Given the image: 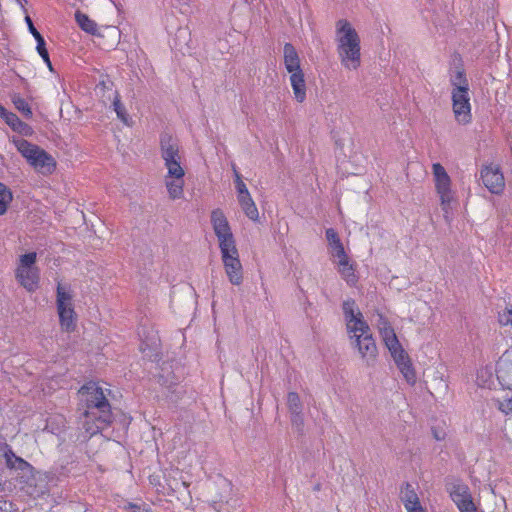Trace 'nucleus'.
Segmentation results:
<instances>
[{
	"instance_id": "nucleus-1",
	"label": "nucleus",
	"mask_w": 512,
	"mask_h": 512,
	"mask_svg": "<svg viewBox=\"0 0 512 512\" xmlns=\"http://www.w3.org/2000/svg\"><path fill=\"white\" fill-rule=\"evenodd\" d=\"M349 341L368 366L375 363L378 356L376 341L371 328L358 308L355 300L347 299L342 305Z\"/></svg>"
},
{
	"instance_id": "nucleus-2",
	"label": "nucleus",
	"mask_w": 512,
	"mask_h": 512,
	"mask_svg": "<svg viewBox=\"0 0 512 512\" xmlns=\"http://www.w3.org/2000/svg\"><path fill=\"white\" fill-rule=\"evenodd\" d=\"M211 224L218 240L225 274L232 285L240 286L244 280L243 266L230 224L221 209L211 212Z\"/></svg>"
},
{
	"instance_id": "nucleus-3",
	"label": "nucleus",
	"mask_w": 512,
	"mask_h": 512,
	"mask_svg": "<svg viewBox=\"0 0 512 512\" xmlns=\"http://www.w3.org/2000/svg\"><path fill=\"white\" fill-rule=\"evenodd\" d=\"M78 393L87 408L83 414V428L90 436L95 435L112 422L111 405L107 399L110 390L103 389L98 382L90 381Z\"/></svg>"
},
{
	"instance_id": "nucleus-4",
	"label": "nucleus",
	"mask_w": 512,
	"mask_h": 512,
	"mask_svg": "<svg viewBox=\"0 0 512 512\" xmlns=\"http://www.w3.org/2000/svg\"><path fill=\"white\" fill-rule=\"evenodd\" d=\"M161 157L167 169L164 182L172 200L180 199L184 195L185 170L181 165V156L178 144L171 136L161 138Z\"/></svg>"
},
{
	"instance_id": "nucleus-5",
	"label": "nucleus",
	"mask_w": 512,
	"mask_h": 512,
	"mask_svg": "<svg viewBox=\"0 0 512 512\" xmlns=\"http://www.w3.org/2000/svg\"><path fill=\"white\" fill-rule=\"evenodd\" d=\"M335 42L341 65L349 71L357 70L361 66V39L348 20L336 22Z\"/></svg>"
},
{
	"instance_id": "nucleus-6",
	"label": "nucleus",
	"mask_w": 512,
	"mask_h": 512,
	"mask_svg": "<svg viewBox=\"0 0 512 512\" xmlns=\"http://www.w3.org/2000/svg\"><path fill=\"white\" fill-rule=\"evenodd\" d=\"M380 337L406 382L413 386L417 376L408 353L403 349L393 327L379 330Z\"/></svg>"
},
{
	"instance_id": "nucleus-7",
	"label": "nucleus",
	"mask_w": 512,
	"mask_h": 512,
	"mask_svg": "<svg viewBox=\"0 0 512 512\" xmlns=\"http://www.w3.org/2000/svg\"><path fill=\"white\" fill-rule=\"evenodd\" d=\"M283 63L289 74V82L293 90L294 98L298 103H303L306 100L307 94L305 74L301 67L298 52L291 43L284 44Z\"/></svg>"
},
{
	"instance_id": "nucleus-8",
	"label": "nucleus",
	"mask_w": 512,
	"mask_h": 512,
	"mask_svg": "<svg viewBox=\"0 0 512 512\" xmlns=\"http://www.w3.org/2000/svg\"><path fill=\"white\" fill-rule=\"evenodd\" d=\"M11 141L35 171L43 175H50L55 171L56 161L44 149L22 138L13 137Z\"/></svg>"
},
{
	"instance_id": "nucleus-9",
	"label": "nucleus",
	"mask_w": 512,
	"mask_h": 512,
	"mask_svg": "<svg viewBox=\"0 0 512 512\" xmlns=\"http://www.w3.org/2000/svg\"><path fill=\"white\" fill-rule=\"evenodd\" d=\"M37 253L29 252L19 257L15 278L28 292H35L40 284V271L36 266Z\"/></svg>"
},
{
	"instance_id": "nucleus-10",
	"label": "nucleus",
	"mask_w": 512,
	"mask_h": 512,
	"mask_svg": "<svg viewBox=\"0 0 512 512\" xmlns=\"http://www.w3.org/2000/svg\"><path fill=\"white\" fill-rule=\"evenodd\" d=\"M56 306L61 329L66 332H73L76 329L77 321L73 296L69 287L61 282L57 284Z\"/></svg>"
},
{
	"instance_id": "nucleus-11",
	"label": "nucleus",
	"mask_w": 512,
	"mask_h": 512,
	"mask_svg": "<svg viewBox=\"0 0 512 512\" xmlns=\"http://www.w3.org/2000/svg\"><path fill=\"white\" fill-rule=\"evenodd\" d=\"M432 175L435 191L439 197L441 208L444 212L445 218H448L451 204L455 201V191L452 187V179L444 166L440 163L432 164Z\"/></svg>"
},
{
	"instance_id": "nucleus-12",
	"label": "nucleus",
	"mask_w": 512,
	"mask_h": 512,
	"mask_svg": "<svg viewBox=\"0 0 512 512\" xmlns=\"http://www.w3.org/2000/svg\"><path fill=\"white\" fill-rule=\"evenodd\" d=\"M451 98L455 120L462 125L470 123L472 115L469 89L462 90L460 87L453 88L451 91Z\"/></svg>"
},
{
	"instance_id": "nucleus-13",
	"label": "nucleus",
	"mask_w": 512,
	"mask_h": 512,
	"mask_svg": "<svg viewBox=\"0 0 512 512\" xmlns=\"http://www.w3.org/2000/svg\"><path fill=\"white\" fill-rule=\"evenodd\" d=\"M482 184L492 195L504 194L506 182L499 164L490 163L482 168Z\"/></svg>"
},
{
	"instance_id": "nucleus-14",
	"label": "nucleus",
	"mask_w": 512,
	"mask_h": 512,
	"mask_svg": "<svg viewBox=\"0 0 512 512\" xmlns=\"http://www.w3.org/2000/svg\"><path fill=\"white\" fill-rule=\"evenodd\" d=\"M449 492L451 499L457 505L460 512H477V508L466 485L454 484Z\"/></svg>"
},
{
	"instance_id": "nucleus-15",
	"label": "nucleus",
	"mask_w": 512,
	"mask_h": 512,
	"mask_svg": "<svg viewBox=\"0 0 512 512\" xmlns=\"http://www.w3.org/2000/svg\"><path fill=\"white\" fill-rule=\"evenodd\" d=\"M337 266L338 272L341 277L346 281V283L350 286H355L358 282V277L356 275L355 264L352 263L346 254L343 258H337Z\"/></svg>"
},
{
	"instance_id": "nucleus-16",
	"label": "nucleus",
	"mask_w": 512,
	"mask_h": 512,
	"mask_svg": "<svg viewBox=\"0 0 512 512\" xmlns=\"http://www.w3.org/2000/svg\"><path fill=\"white\" fill-rule=\"evenodd\" d=\"M497 379L505 389H512V361L501 359L496 369Z\"/></svg>"
},
{
	"instance_id": "nucleus-17",
	"label": "nucleus",
	"mask_w": 512,
	"mask_h": 512,
	"mask_svg": "<svg viewBox=\"0 0 512 512\" xmlns=\"http://www.w3.org/2000/svg\"><path fill=\"white\" fill-rule=\"evenodd\" d=\"M4 457L6 460V466L9 469H15L30 474L33 473L34 467L23 458L15 455V453L11 449L5 451Z\"/></svg>"
},
{
	"instance_id": "nucleus-18",
	"label": "nucleus",
	"mask_w": 512,
	"mask_h": 512,
	"mask_svg": "<svg viewBox=\"0 0 512 512\" xmlns=\"http://www.w3.org/2000/svg\"><path fill=\"white\" fill-rule=\"evenodd\" d=\"M5 123L15 132L20 135L30 137L33 135V128L27 123L23 122L15 113L11 112L6 117Z\"/></svg>"
},
{
	"instance_id": "nucleus-19",
	"label": "nucleus",
	"mask_w": 512,
	"mask_h": 512,
	"mask_svg": "<svg viewBox=\"0 0 512 512\" xmlns=\"http://www.w3.org/2000/svg\"><path fill=\"white\" fill-rule=\"evenodd\" d=\"M400 499L406 510L421 504L415 489L410 483H405L402 486L400 491Z\"/></svg>"
},
{
	"instance_id": "nucleus-20",
	"label": "nucleus",
	"mask_w": 512,
	"mask_h": 512,
	"mask_svg": "<svg viewBox=\"0 0 512 512\" xmlns=\"http://www.w3.org/2000/svg\"><path fill=\"white\" fill-rule=\"evenodd\" d=\"M238 201L245 215L249 219L257 221L259 218V212L251 195L245 197H238Z\"/></svg>"
},
{
	"instance_id": "nucleus-21",
	"label": "nucleus",
	"mask_w": 512,
	"mask_h": 512,
	"mask_svg": "<svg viewBox=\"0 0 512 512\" xmlns=\"http://www.w3.org/2000/svg\"><path fill=\"white\" fill-rule=\"evenodd\" d=\"M450 83L453 86V88L460 87L462 90L469 89L468 80L462 67L458 66L454 70H451Z\"/></svg>"
},
{
	"instance_id": "nucleus-22",
	"label": "nucleus",
	"mask_w": 512,
	"mask_h": 512,
	"mask_svg": "<svg viewBox=\"0 0 512 512\" xmlns=\"http://www.w3.org/2000/svg\"><path fill=\"white\" fill-rule=\"evenodd\" d=\"M75 19L80 28L85 32L90 33L92 35H94L97 32V24L95 23V21L90 19L88 15L81 12H76Z\"/></svg>"
},
{
	"instance_id": "nucleus-23",
	"label": "nucleus",
	"mask_w": 512,
	"mask_h": 512,
	"mask_svg": "<svg viewBox=\"0 0 512 512\" xmlns=\"http://www.w3.org/2000/svg\"><path fill=\"white\" fill-rule=\"evenodd\" d=\"M12 200L13 195L11 190L5 184L0 182V216L6 213Z\"/></svg>"
},
{
	"instance_id": "nucleus-24",
	"label": "nucleus",
	"mask_w": 512,
	"mask_h": 512,
	"mask_svg": "<svg viewBox=\"0 0 512 512\" xmlns=\"http://www.w3.org/2000/svg\"><path fill=\"white\" fill-rule=\"evenodd\" d=\"M11 101L15 108L20 111L25 117L31 118L33 113L28 102L22 98L19 94H13L11 96Z\"/></svg>"
},
{
	"instance_id": "nucleus-25",
	"label": "nucleus",
	"mask_w": 512,
	"mask_h": 512,
	"mask_svg": "<svg viewBox=\"0 0 512 512\" xmlns=\"http://www.w3.org/2000/svg\"><path fill=\"white\" fill-rule=\"evenodd\" d=\"M288 409L295 417H299L302 410V404L299 395L296 392H289L287 395Z\"/></svg>"
},
{
	"instance_id": "nucleus-26",
	"label": "nucleus",
	"mask_w": 512,
	"mask_h": 512,
	"mask_svg": "<svg viewBox=\"0 0 512 512\" xmlns=\"http://www.w3.org/2000/svg\"><path fill=\"white\" fill-rule=\"evenodd\" d=\"M114 111L117 117L125 124L129 125V115L126 112L124 105L121 103L119 95L117 94L113 100Z\"/></svg>"
},
{
	"instance_id": "nucleus-27",
	"label": "nucleus",
	"mask_w": 512,
	"mask_h": 512,
	"mask_svg": "<svg viewBox=\"0 0 512 512\" xmlns=\"http://www.w3.org/2000/svg\"><path fill=\"white\" fill-rule=\"evenodd\" d=\"M234 175H235V183H236V189L238 192V197H245L250 195L246 184L243 182L241 175L236 170L235 166L233 167Z\"/></svg>"
},
{
	"instance_id": "nucleus-28",
	"label": "nucleus",
	"mask_w": 512,
	"mask_h": 512,
	"mask_svg": "<svg viewBox=\"0 0 512 512\" xmlns=\"http://www.w3.org/2000/svg\"><path fill=\"white\" fill-rule=\"evenodd\" d=\"M331 249L332 256L335 258H343L347 253L344 249L343 243L341 239L336 240L335 242L328 243Z\"/></svg>"
},
{
	"instance_id": "nucleus-29",
	"label": "nucleus",
	"mask_w": 512,
	"mask_h": 512,
	"mask_svg": "<svg viewBox=\"0 0 512 512\" xmlns=\"http://www.w3.org/2000/svg\"><path fill=\"white\" fill-rule=\"evenodd\" d=\"M498 321L502 326L512 327V308H505L498 313Z\"/></svg>"
},
{
	"instance_id": "nucleus-30",
	"label": "nucleus",
	"mask_w": 512,
	"mask_h": 512,
	"mask_svg": "<svg viewBox=\"0 0 512 512\" xmlns=\"http://www.w3.org/2000/svg\"><path fill=\"white\" fill-rule=\"evenodd\" d=\"M498 409L505 415H512V394L510 397L498 401Z\"/></svg>"
},
{
	"instance_id": "nucleus-31",
	"label": "nucleus",
	"mask_w": 512,
	"mask_h": 512,
	"mask_svg": "<svg viewBox=\"0 0 512 512\" xmlns=\"http://www.w3.org/2000/svg\"><path fill=\"white\" fill-rule=\"evenodd\" d=\"M376 326H377L378 331L381 330V329L392 327V325L389 322V320L381 312H377Z\"/></svg>"
},
{
	"instance_id": "nucleus-32",
	"label": "nucleus",
	"mask_w": 512,
	"mask_h": 512,
	"mask_svg": "<svg viewBox=\"0 0 512 512\" xmlns=\"http://www.w3.org/2000/svg\"><path fill=\"white\" fill-rule=\"evenodd\" d=\"M36 49H37V52L38 54L41 56V58L43 59L44 62H49V53H48V50L46 49V44L45 43H40L39 45L36 46Z\"/></svg>"
},
{
	"instance_id": "nucleus-33",
	"label": "nucleus",
	"mask_w": 512,
	"mask_h": 512,
	"mask_svg": "<svg viewBox=\"0 0 512 512\" xmlns=\"http://www.w3.org/2000/svg\"><path fill=\"white\" fill-rule=\"evenodd\" d=\"M325 236H326V239H327L328 243L335 242L336 240L340 239L338 233L333 228L326 229Z\"/></svg>"
},
{
	"instance_id": "nucleus-34",
	"label": "nucleus",
	"mask_w": 512,
	"mask_h": 512,
	"mask_svg": "<svg viewBox=\"0 0 512 512\" xmlns=\"http://www.w3.org/2000/svg\"><path fill=\"white\" fill-rule=\"evenodd\" d=\"M123 509L127 512H139L140 506L135 503H127L126 505L123 506Z\"/></svg>"
},
{
	"instance_id": "nucleus-35",
	"label": "nucleus",
	"mask_w": 512,
	"mask_h": 512,
	"mask_svg": "<svg viewBox=\"0 0 512 512\" xmlns=\"http://www.w3.org/2000/svg\"><path fill=\"white\" fill-rule=\"evenodd\" d=\"M407 512H427L426 508L423 507L421 504L415 507H411L406 510Z\"/></svg>"
},
{
	"instance_id": "nucleus-36",
	"label": "nucleus",
	"mask_w": 512,
	"mask_h": 512,
	"mask_svg": "<svg viewBox=\"0 0 512 512\" xmlns=\"http://www.w3.org/2000/svg\"><path fill=\"white\" fill-rule=\"evenodd\" d=\"M26 22H27V24H28L29 31H30V33H31V34H34V33H36V32L38 31V30L34 27L33 22H32V20L30 19V17H29V16H27V17H26Z\"/></svg>"
},
{
	"instance_id": "nucleus-37",
	"label": "nucleus",
	"mask_w": 512,
	"mask_h": 512,
	"mask_svg": "<svg viewBox=\"0 0 512 512\" xmlns=\"http://www.w3.org/2000/svg\"><path fill=\"white\" fill-rule=\"evenodd\" d=\"M10 111H7L3 105L0 104V117L5 121L6 117L10 114Z\"/></svg>"
},
{
	"instance_id": "nucleus-38",
	"label": "nucleus",
	"mask_w": 512,
	"mask_h": 512,
	"mask_svg": "<svg viewBox=\"0 0 512 512\" xmlns=\"http://www.w3.org/2000/svg\"><path fill=\"white\" fill-rule=\"evenodd\" d=\"M33 37L35 38L36 42H37V45H39L40 43H45V40L43 38V36L37 31L36 33L32 34Z\"/></svg>"
},
{
	"instance_id": "nucleus-39",
	"label": "nucleus",
	"mask_w": 512,
	"mask_h": 512,
	"mask_svg": "<svg viewBox=\"0 0 512 512\" xmlns=\"http://www.w3.org/2000/svg\"><path fill=\"white\" fill-rule=\"evenodd\" d=\"M45 63H46V65H47V67L49 68V70H51V71H52V69H53V68H52V63H51V61L49 60V62H45Z\"/></svg>"
},
{
	"instance_id": "nucleus-40",
	"label": "nucleus",
	"mask_w": 512,
	"mask_h": 512,
	"mask_svg": "<svg viewBox=\"0 0 512 512\" xmlns=\"http://www.w3.org/2000/svg\"><path fill=\"white\" fill-rule=\"evenodd\" d=\"M434 437L437 439V440H441L442 437L440 435H438L436 432H434Z\"/></svg>"
},
{
	"instance_id": "nucleus-41",
	"label": "nucleus",
	"mask_w": 512,
	"mask_h": 512,
	"mask_svg": "<svg viewBox=\"0 0 512 512\" xmlns=\"http://www.w3.org/2000/svg\"><path fill=\"white\" fill-rule=\"evenodd\" d=\"M0 512H3L2 510Z\"/></svg>"
}]
</instances>
